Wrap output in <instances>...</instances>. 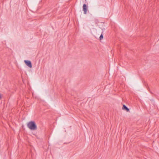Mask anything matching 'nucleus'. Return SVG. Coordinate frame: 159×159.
I'll return each mask as SVG.
<instances>
[{"label": "nucleus", "mask_w": 159, "mask_h": 159, "mask_svg": "<svg viewBox=\"0 0 159 159\" xmlns=\"http://www.w3.org/2000/svg\"><path fill=\"white\" fill-rule=\"evenodd\" d=\"M103 35L102 34H101L100 36V39H103Z\"/></svg>", "instance_id": "nucleus-5"}, {"label": "nucleus", "mask_w": 159, "mask_h": 159, "mask_svg": "<svg viewBox=\"0 0 159 159\" xmlns=\"http://www.w3.org/2000/svg\"><path fill=\"white\" fill-rule=\"evenodd\" d=\"M27 126L28 128L31 130H35L37 129L36 124L34 121H31L28 123Z\"/></svg>", "instance_id": "nucleus-1"}, {"label": "nucleus", "mask_w": 159, "mask_h": 159, "mask_svg": "<svg viewBox=\"0 0 159 159\" xmlns=\"http://www.w3.org/2000/svg\"><path fill=\"white\" fill-rule=\"evenodd\" d=\"M1 98V94H0V99Z\"/></svg>", "instance_id": "nucleus-6"}, {"label": "nucleus", "mask_w": 159, "mask_h": 159, "mask_svg": "<svg viewBox=\"0 0 159 159\" xmlns=\"http://www.w3.org/2000/svg\"><path fill=\"white\" fill-rule=\"evenodd\" d=\"M24 62L25 64L30 68L32 67V64L30 61L25 60Z\"/></svg>", "instance_id": "nucleus-2"}, {"label": "nucleus", "mask_w": 159, "mask_h": 159, "mask_svg": "<svg viewBox=\"0 0 159 159\" xmlns=\"http://www.w3.org/2000/svg\"><path fill=\"white\" fill-rule=\"evenodd\" d=\"M122 109L123 110H126L127 111H129V109L125 105H124L123 106Z\"/></svg>", "instance_id": "nucleus-4"}, {"label": "nucleus", "mask_w": 159, "mask_h": 159, "mask_svg": "<svg viewBox=\"0 0 159 159\" xmlns=\"http://www.w3.org/2000/svg\"><path fill=\"white\" fill-rule=\"evenodd\" d=\"M83 11H84V13L86 14L87 9V7L85 4H84L83 6Z\"/></svg>", "instance_id": "nucleus-3"}]
</instances>
